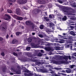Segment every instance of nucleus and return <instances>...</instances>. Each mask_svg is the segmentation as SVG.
<instances>
[{
	"label": "nucleus",
	"instance_id": "nucleus-1",
	"mask_svg": "<svg viewBox=\"0 0 76 76\" xmlns=\"http://www.w3.org/2000/svg\"><path fill=\"white\" fill-rule=\"evenodd\" d=\"M62 11L65 12V15H72V14L70 13L69 11L67 9V8L66 7H64V8H63L62 9Z\"/></svg>",
	"mask_w": 76,
	"mask_h": 76
},
{
	"label": "nucleus",
	"instance_id": "nucleus-2",
	"mask_svg": "<svg viewBox=\"0 0 76 76\" xmlns=\"http://www.w3.org/2000/svg\"><path fill=\"white\" fill-rule=\"evenodd\" d=\"M10 15H8L7 14H5V16L4 18V19L6 20H9V19H10Z\"/></svg>",
	"mask_w": 76,
	"mask_h": 76
},
{
	"label": "nucleus",
	"instance_id": "nucleus-3",
	"mask_svg": "<svg viewBox=\"0 0 76 76\" xmlns=\"http://www.w3.org/2000/svg\"><path fill=\"white\" fill-rule=\"evenodd\" d=\"M17 2L18 3H19V4H24L25 3H26L27 1L26 0H20L19 1H17Z\"/></svg>",
	"mask_w": 76,
	"mask_h": 76
},
{
	"label": "nucleus",
	"instance_id": "nucleus-4",
	"mask_svg": "<svg viewBox=\"0 0 76 76\" xmlns=\"http://www.w3.org/2000/svg\"><path fill=\"white\" fill-rule=\"evenodd\" d=\"M65 62V61H54V63L56 64H62V63H64Z\"/></svg>",
	"mask_w": 76,
	"mask_h": 76
},
{
	"label": "nucleus",
	"instance_id": "nucleus-5",
	"mask_svg": "<svg viewBox=\"0 0 76 76\" xmlns=\"http://www.w3.org/2000/svg\"><path fill=\"white\" fill-rule=\"evenodd\" d=\"M7 26L6 25V23H3L2 25L1 26V29H7Z\"/></svg>",
	"mask_w": 76,
	"mask_h": 76
},
{
	"label": "nucleus",
	"instance_id": "nucleus-6",
	"mask_svg": "<svg viewBox=\"0 0 76 76\" xmlns=\"http://www.w3.org/2000/svg\"><path fill=\"white\" fill-rule=\"evenodd\" d=\"M16 12L17 15H20V10L19 8H17L16 10Z\"/></svg>",
	"mask_w": 76,
	"mask_h": 76
},
{
	"label": "nucleus",
	"instance_id": "nucleus-7",
	"mask_svg": "<svg viewBox=\"0 0 76 76\" xmlns=\"http://www.w3.org/2000/svg\"><path fill=\"white\" fill-rule=\"evenodd\" d=\"M64 59H65V60H68V58L69 59V60H71V57H70V56H69L68 57H64L63 58Z\"/></svg>",
	"mask_w": 76,
	"mask_h": 76
},
{
	"label": "nucleus",
	"instance_id": "nucleus-8",
	"mask_svg": "<svg viewBox=\"0 0 76 76\" xmlns=\"http://www.w3.org/2000/svg\"><path fill=\"white\" fill-rule=\"evenodd\" d=\"M26 24L27 25H31L32 24V23L31 21H27L26 22Z\"/></svg>",
	"mask_w": 76,
	"mask_h": 76
},
{
	"label": "nucleus",
	"instance_id": "nucleus-9",
	"mask_svg": "<svg viewBox=\"0 0 76 76\" xmlns=\"http://www.w3.org/2000/svg\"><path fill=\"white\" fill-rule=\"evenodd\" d=\"M32 46L33 48H39V46H38L37 44H33L32 45Z\"/></svg>",
	"mask_w": 76,
	"mask_h": 76
},
{
	"label": "nucleus",
	"instance_id": "nucleus-10",
	"mask_svg": "<svg viewBox=\"0 0 76 76\" xmlns=\"http://www.w3.org/2000/svg\"><path fill=\"white\" fill-rule=\"evenodd\" d=\"M38 2L40 4H44L45 3L44 0H43L42 1L39 0L38 1Z\"/></svg>",
	"mask_w": 76,
	"mask_h": 76
},
{
	"label": "nucleus",
	"instance_id": "nucleus-11",
	"mask_svg": "<svg viewBox=\"0 0 76 76\" xmlns=\"http://www.w3.org/2000/svg\"><path fill=\"white\" fill-rule=\"evenodd\" d=\"M63 21H66L67 19V17L65 16L62 19Z\"/></svg>",
	"mask_w": 76,
	"mask_h": 76
},
{
	"label": "nucleus",
	"instance_id": "nucleus-12",
	"mask_svg": "<svg viewBox=\"0 0 76 76\" xmlns=\"http://www.w3.org/2000/svg\"><path fill=\"white\" fill-rule=\"evenodd\" d=\"M49 69V71H51V72H50V73H51L52 74H53V73H54V71H53V70L52 69Z\"/></svg>",
	"mask_w": 76,
	"mask_h": 76
},
{
	"label": "nucleus",
	"instance_id": "nucleus-13",
	"mask_svg": "<svg viewBox=\"0 0 76 76\" xmlns=\"http://www.w3.org/2000/svg\"><path fill=\"white\" fill-rule=\"evenodd\" d=\"M17 19L19 20H22L23 19V18L21 17H18Z\"/></svg>",
	"mask_w": 76,
	"mask_h": 76
},
{
	"label": "nucleus",
	"instance_id": "nucleus-14",
	"mask_svg": "<svg viewBox=\"0 0 76 76\" xmlns=\"http://www.w3.org/2000/svg\"><path fill=\"white\" fill-rule=\"evenodd\" d=\"M44 25L41 24L40 25L39 28L41 29H44Z\"/></svg>",
	"mask_w": 76,
	"mask_h": 76
},
{
	"label": "nucleus",
	"instance_id": "nucleus-15",
	"mask_svg": "<svg viewBox=\"0 0 76 76\" xmlns=\"http://www.w3.org/2000/svg\"><path fill=\"white\" fill-rule=\"evenodd\" d=\"M16 39H13L12 42V44H15L16 43Z\"/></svg>",
	"mask_w": 76,
	"mask_h": 76
},
{
	"label": "nucleus",
	"instance_id": "nucleus-16",
	"mask_svg": "<svg viewBox=\"0 0 76 76\" xmlns=\"http://www.w3.org/2000/svg\"><path fill=\"white\" fill-rule=\"evenodd\" d=\"M13 72H16V73H17V74H20V70H19V71H16V70H13Z\"/></svg>",
	"mask_w": 76,
	"mask_h": 76
},
{
	"label": "nucleus",
	"instance_id": "nucleus-17",
	"mask_svg": "<svg viewBox=\"0 0 76 76\" xmlns=\"http://www.w3.org/2000/svg\"><path fill=\"white\" fill-rule=\"evenodd\" d=\"M7 12L9 13H12V11L10 10H7Z\"/></svg>",
	"mask_w": 76,
	"mask_h": 76
},
{
	"label": "nucleus",
	"instance_id": "nucleus-18",
	"mask_svg": "<svg viewBox=\"0 0 76 76\" xmlns=\"http://www.w3.org/2000/svg\"><path fill=\"white\" fill-rule=\"evenodd\" d=\"M28 42H31L32 41V39L31 38H28Z\"/></svg>",
	"mask_w": 76,
	"mask_h": 76
},
{
	"label": "nucleus",
	"instance_id": "nucleus-19",
	"mask_svg": "<svg viewBox=\"0 0 76 76\" xmlns=\"http://www.w3.org/2000/svg\"><path fill=\"white\" fill-rule=\"evenodd\" d=\"M41 72L43 73H46V72H47V71H46V70H45L41 69Z\"/></svg>",
	"mask_w": 76,
	"mask_h": 76
},
{
	"label": "nucleus",
	"instance_id": "nucleus-20",
	"mask_svg": "<svg viewBox=\"0 0 76 76\" xmlns=\"http://www.w3.org/2000/svg\"><path fill=\"white\" fill-rule=\"evenodd\" d=\"M44 19H45L46 20V21H47V22H48V21H49V19H48V18H47L46 17H45L44 18Z\"/></svg>",
	"mask_w": 76,
	"mask_h": 76
},
{
	"label": "nucleus",
	"instance_id": "nucleus-21",
	"mask_svg": "<svg viewBox=\"0 0 76 76\" xmlns=\"http://www.w3.org/2000/svg\"><path fill=\"white\" fill-rule=\"evenodd\" d=\"M42 55V53H39L37 55V56L38 57H41Z\"/></svg>",
	"mask_w": 76,
	"mask_h": 76
},
{
	"label": "nucleus",
	"instance_id": "nucleus-22",
	"mask_svg": "<svg viewBox=\"0 0 76 76\" xmlns=\"http://www.w3.org/2000/svg\"><path fill=\"white\" fill-rule=\"evenodd\" d=\"M13 18H15V19H18V16H17V15H14L13 16Z\"/></svg>",
	"mask_w": 76,
	"mask_h": 76
},
{
	"label": "nucleus",
	"instance_id": "nucleus-23",
	"mask_svg": "<svg viewBox=\"0 0 76 76\" xmlns=\"http://www.w3.org/2000/svg\"><path fill=\"white\" fill-rule=\"evenodd\" d=\"M53 26H54V23H50V27H52Z\"/></svg>",
	"mask_w": 76,
	"mask_h": 76
},
{
	"label": "nucleus",
	"instance_id": "nucleus-24",
	"mask_svg": "<svg viewBox=\"0 0 76 76\" xmlns=\"http://www.w3.org/2000/svg\"><path fill=\"white\" fill-rule=\"evenodd\" d=\"M70 33L71 34H72V35H75V33L73 32V31H71L70 32Z\"/></svg>",
	"mask_w": 76,
	"mask_h": 76
},
{
	"label": "nucleus",
	"instance_id": "nucleus-25",
	"mask_svg": "<svg viewBox=\"0 0 76 76\" xmlns=\"http://www.w3.org/2000/svg\"><path fill=\"white\" fill-rule=\"evenodd\" d=\"M34 26H35V24H34L31 23V28L32 29H34Z\"/></svg>",
	"mask_w": 76,
	"mask_h": 76
},
{
	"label": "nucleus",
	"instance_id": "nucleus-26",
	"mask_svg": "<svg viewBox=\"0 0 76 76\" xmlns=\"http://www.w3.org/2000/svg\"><path fill=\"white\" fill-rule=\"evenodd\" d=\"M16 35H19L21 34V33L20 32H17L16 33Z\"/></svg>",
	"mask_w": 76,
	"mask_h": 76
},
{
	"label": "nucleus",
	"instance_id": "nucleus-27",
	"mask_svg": "<svg viewBox=\"0 0 76 76\" xmlns=\"http://www.w3.org/2000/svg\"><path fill=\"white\" fill-rule=\"evenodd\" d=\"M38 13V10H35V12H34V14H37Z\"/></svg>",
	"mask_w": 76,
	"mask_h": 76
},
{
	"label": "nucleus",
	"instance_id": "nucleus-28",
	"mask_svg": "<svg viewBox=\"0 0 76 76\" xmlns=\"http://www.w3.org/2000/svg\"><path fill=\"white\" fill-rule=\"evenodd\" d=\"M31 49V47H28L27 48H26V50L28 51H29V50H30V49Z\"/></svg>",
	"mask_w": 76,
	"mask_h": 76
},
{
	"label": "nucleus",
	"instance_id": "nucleus-29",
	"mask_svg": "<svg viewBox=\"0 0 76 76\" xmlns=\"http://www.w3.org/2000/svg\"><path fill=\"white\" fill-rule=\"evenodd\" d=\"M55 69L56 70H60L61 69H62L60 68H55Z\"/></svg>",
	"mask_w": 76,
	"mask_h": 76
},
{
	"label": "nucleus",
	"instance_id": "nucleus-30",
	"mask_svg": "<svg viewBox=\"0 0 76 76\" xmlns=\"http://www.w3.org/2000/svg\"><path fill=\"white\" fill-rule=\"evenodd\" d=\"M13 54L14 56H18V54H17L16 53H13Z\"/></svg>",
	"mask_w": 76,
	"mask_h": 76
},
{
	"label": "nucleus",
	"instance_id": "nucleus-31",
	"mask_svg": "<svg viewBox=\"0 0 76 76\" xmlns=\"http://www.w3.org/2000/svg\"><path fill=\"white\" fill-rule=\"evenodd\" d=\"M39 37H40V38H43V35L42 34H39Z\"/></svg>",
	"mask_w": 76,
	"mask_h": 76
},
{
	"label": "nucleus",
	"instance_id": "nucleus-32",
	"mask_svg": "<svg viewBox=\"0 0 76 76\" xmlns=\"http://www.w3.org/2000/svg\"><path fill=\"white\" fill-rule=\"evenodd\" d=\"M60 37H61V38H63L64 39H67V38H64V37H63V36H61V35H59Z\"/></svg>",
	"mask_w": 76,
	"mask_h": 76
},
{
	"label": "nucleus",
	"instance_id": "nucleus-33",
	"mask_svg": "<svg viewBox=\"0 0 76 76\" xmlns=\"http://www.w3.org/2000/svg\"><path fill=\"white\" fill-rule=\"evenodd\" d=\"M36 64H40V62H36L35 63Z\"/></svg>",
	"mask_w": 76,
	"mask_h": 76
},
{
	"label": "nucleus",
	"instance_id": "nucleus-34",
	"mask_svg": "<svg viewBox=\"0 0 76 76\" xmlns=\"http://www.w3.org/2000/svg\"><path fill=\"white\" fill-rule=\"evenodd\" d=\"M58 1L59 3H63V1L60 0H59Z\"/></svg>",
	"mask_w": 76,
	"mask_h": 76
},
{
	"label": "nucleus",
	"instance_id": "nucleus-35",
	"mask_svg": "<svg viewBox=\"0 0 76 76\" xmlns=\"http://www.w3.org/2000/svg\"><path fill=\"white\" fill-rule=\"evenodd\" d=\"M1 54L2 56H4V53L3 52L1 53Z\"/></svg>",
	"mask_w": 76,
	"mask_h": 76
},
{
	"label": "nucleus",
	"instance_id": "nucleus-36",
	"mask_svg": "<svg viewBox=\"0 0 76 76\" xmlns=\"http://www.w3.org/2000/svg\"><path fill=\"white\" fill-rule=\"evenodd\" d=\"M10 0L11 1V2H15V1H16V0Z\"/></svg>",
	"mask_w": 76,
	"mask_h": 76
},
{
	"label": "nucleus",
	"instance_id": "nucleus-37",
	"mask_svg": "<svg viewBox=\"0 0 76 76\" xmlns=\"http://www.w3.org/2000/svg\"><path fill=\"white\" fill-rule=\"evenodd\" d=\"M52 15H49V18H50L51 19V18H52Z\"/></svg>",
	"mask_w": 76,
	"mask_h": 76
},
{
	"label": "nucleus",
	"instance_id": "nucleus-38",
	"mask_svg": "<svg viewBox=\"0 0 76 76\" xmlns=\"http://www.w3.org/2000/svg\"><path fill=\"white\" fill-rule=\"evenodd\" d=\"M75 65H72L71 66V67L72 69L73 68V67H74Z\"/></svg>",
	"mask_w": 76,
	"mask_h": 76
},
{
	"label": "nucleus",
	"instance_id": "nucleus-39",
	"mask_svg": "<svg viewBox=\"0 0 76 76\" xmlns=\"http://www.w3.org/2000/svg\"><path fill=\"white\" fill-rule=\"evenodd\" d=\"M40 51H41V53H44V51L43 50H40Z\"/></svg>",
	"mask_w": 76,
	"mask_h": 76
},
{
	"label": "nucleus",
	"instance_id": "nucleus-40",
	"mask_svg": "<svg viewBox=\"0 0 76 76\" xmlns=\"http://www.w3.org/2000/svg\"><path fill=\"white\" fill-rule=\"evenodd\" d=\"M72 58H74V59H75V60H76V58H75V56H72Z\"/></svg>",
	"mask_w": 76,
	"mask_h": 76
},
{
	"label": "nucleus",
	"instance_id": "nucleus-41",
	"mask_svg": "<svg viewBox=\"0 0 76 76\" xmlns=\"http://www.w3.org/2000/svg\"><path fill=\"white\" fill-rule=\"evenodd\" d=\"M66 72H67V73H70V71L69 70H66Z\"/></svg>",
	"mask_w": 76,
	"mask_h": 76
},
{
	"label": "nucleus",
	"instance_id": "nucleus-42",
	"mask_svg": "<svg viewBox=\"0 0 76 76\" xmlns=\"http://www.w3.org/2000/svg\"><path fill=\"white\" fill-rule=\"evenodd\" d=\"M61 75H64V76H66V74L63 73H61Z\"/></svg>",
	"mask_w": 76,
	"mask_h": 76
},
{
	"label": "nucleus",
	"instance_id": "nucleus-43",
	"mask_svg": "<svg viewBox=\"0 0 76 76\" xmlns=\"http://www.w3.org/2000/svg\"><path fill=\"white\" fill-rule=\"evenodd\" d=\"M72 7H76V4H74L72 6Z\"/></svg>",
	"mask_w": 76,
	"mask_h": 76
},
{
	"label": "nucleus",
	"instance_id": "nucleus-44",
	"mask_svg": "<svg viewBox=\"0 0 76 76\" xmlns=\"http://www.w3.org/2000/svg\"><path fill=\"white\" fill-rule=\"evenodd\" d=\"M54 18V15H52V18Z\"/></svg>",
	"mask_w": 76,
	"mask_h": 76
},
{
	"label": "nucleus",
	"instance_id": "nucleus-45",
	"mask_svg": "<svg viewBox=\"0 0 76 76\" xmlns=\"http://www.w3.org/2000/svg\"><path fill=\"white\" fill-rule=\"evenodd\" d=\"M76 19V18L75 17H73L72 18V19H73V20H74V19Z\"/></svg>",
	"mask_w": 76,
	"mask_h": 76
},
{
	"label": "nucleus",
	"instance_id": "nucleus-46",
	"mask_svg": "<svg viewBox=\"0 0 76 76\" xmlns=\"http://www.w3.org/2000/svg\"><path fill=\"white\" fill-rule=\"evenodd\" d=\"M2 40H3V38L0 37V41H2Z\"/></svg>",
	"mask_w": 76,
	"mask_h": 76
},
{
	"label": "nucleus",
	"instance_id": "nucleus-47",
	"mask_svg": "<svg viewBox=\"0 0 76 76\" xmlns=\"http://www.w3.org/2000/svg\"><path fill=\"white\" fill-rule=\"evenodd\" d=\"M0 10L1 11H3V8H1Z\"/></svg>",
	"mask_w": 76,
	"mask_h": 76
},
{
	"label": "nucleus",
	"instance_id": "nucleus-48",
	"mask_svg": "<svg viewBox=\"0 0 76 76\" xmlns=\"http://www.w3.org/2000/svg\"><path fill=\"white\" fill-rule=\"evenodd\" d=\"M52 30H54V27H52Z\"/></svg>",
	"mask_w": 76,
	"mask_h": 76
},
{
	"label": "nucleus",
	"instance_id": "nucleus-49",
	"mask_svg": "<svg viewBox=\"0 0 76 76\" xmlns=\"http://www.w3.org/2000/svg\"><path fill=\"white\" fill-rule=\"evenodd\" d=\"M6 38L7 39L8 38H9V35H7L6 37Z\"/></svg>",
	"mask_w": 76,
	"mask_h": 76
},
{
	"label": "nucleus",
	"instance_id": "nucleus-50",
	"mask_svg": "<svg viewBox=\"0 0 76 76\" xmlns=\"http://www.w3.org/2000/svg\"><path fill=\"white\" fill-rule=\"evenodd\" d=\"M62 73H64L65 72V71H64V70H62L61 71Z\"/></svg>",
	"mask_w": 76,
	"mask_h": 76
},
{
	"label": "nucleus",
	"instance_id": "nucleus-51",
	"mask_svg": "<svg viewBox=\"0 0 76 76\" xmlns=\"http://www.w3.org/2000/svg\"><path fill=\"white\" fill-rule=\"evenodd\" d=\"M73 55H74V56H75V57H76V53H74V54Z\"/></svg>",
	"mask_w": 76,
	"mask_h": 76
},
{
	"label": "nucleus",
	"instance_id": "nucleus-52",
	"mask_svg": "<svg viewBox=\"0 0 76 76\" xmlns=\"http://www.w3.org/2000/svg\"><path fill=\"white\" fill-rule=\"evenodd\" d=\"M66 48H69V45H68L66 46Z\"/></svg>",
	"mask_w": 76,
	"mask_h": 76
},
{
	"label": "nucleus",
	"instance_id": "nucleus-53",
	"mask_svg": "<svg viewBox=\"0 0 76 76\" xmlns=\"http://www.w3.org/2000/svg\"><path fill=\"white\" fill-rule=\"evenodd\" d=\"M63 35L64 36H66V33H63Z\"/></svg>",
	"mask_w": 76,
	"mask_h": 76
},
{
	"label": "nucleus",
	"instance_id": "nucleus-54",
	"mask_svg": "<svg viewBox=\"0 0 76 76\" xmlns=\"http://www.w3.org/2000/svg\"><path fill=\"white\" fill-rule=\"evenodd\" d=\"M55 76H60V75H59L58 74H55Z\"/></svg>",
	"mask_w": 76,
	"mask_h": 76
},
{
	"label": "nucleus",
	"instance_id": "nucleus-55",
	"mask_svg": "<svg viewBox=\"0 0 76 76\" xmlns=\"http://www.w3.org/2000/svg\"><path fill=\"white\" fill-rule=\"evenodd\" d=\"M68 43H72V42L68 41Z\"/></svg>",
	"mask_w": 76,
	"mask_h": 76
},
{
	"label": "nucleus",
	"instance_id": "nucleus-56",
	"mask_svg": "<svg viewBox=\"0 0 76 76\" xmlns=\"http://www.w3.org/2000/svg\"><path fill=\"white\" fill-rule=\"evenodd\" d=\"M45 16H47V12H45Z\"/></svg>",
	"mask_w": 76,
	"mask_h": 76
},
{
	"label": "nucleus",
	"instance_id": "nucleus-57",
	"mask_svg": "<svg viewBox=\"0 0 76 76\" xmlns=\"http://www.w3.org/2000/svg\"><path fill=\"white\" fill-rule=\"evenodd\" d=\"M35 33H32V34L33 35H35Z\"/></svg>",
	"mask_w": 76,
	"mask_h": 76
},
{
	"label": "nucleus",
	"instance_id": "nucleus-58",
	"mask_svg": "<svg viewBox=\"0 0 76 76\" xmlns=\"http://www.w3.org/2000/svg\"><path fill=\"white\" fill-rule=\"evenodd\" d=\"M14 25L15 24H14V23H12L11 24V25L13 26H14Z\"/></svg>",
	"mask_w": 76,
	"mask_h": 76
},
{
	"label": "nucleus",
	"instance_id": "nucleus-59",
	"mask_svg": "<svg viewBox=\"0 0 76 76\" xmlns=\"http://www.w3.org/2000/svg\"><path fill=\"white\" fill-rule=\"evenodd\" d=\"M48 45H50V43H48Z\"/></svg>",
	"mask_w": 76,
	"mask_h": 76
},
{
	"label": "nucleus",
	"instance_id": "nucleus-60",
	"mask_svg": "<svg viewBox=\"0 0 76 76\" xmlns=\"http://www.w3.org/2000/svg\"><path fill=\"white\" fill-rule=\"evenodd\" d=\"M58 75H61V73H58Z\"/></svg>",
	"mask_w": 76,
	"mask_h": 76
},
{
	"label": "nucleus",
	"instance_id": "nucleus-61",
	"mask_svg": "<svg viewBox=\"0 0 76 76\" xmlns=\"http://www.w3.org/2000/svg\"><path fill=\"white\" fill-rule=\"evenodd\" d=\"M10 75H13V73H10Z\"/></svg>",
	"mask_w": 76,
	"mask_h": 76
},
{
	"label": "nucleus",
	"instance_id": "nucleus-62",
	"mask_svg": "<svg viewBox=\"0 0 76 76\" xmlns=\"http://www.w3.org/2000/svg\"><path fill=\"white\" fill-rule=\"evenodd\" d=\"M11 37H12V38L13 37V35H11Z\"/></svg>",
	"mask_w": 76,
	"mask_h": 76
},
{
	"label": "nucleus",
	"instance_id": "nucleus-63",
	"mask_svg": "<svg viewBox=\"0 0 76 76\" xmlns=\"http://www.w3.org/2000/svg\"><path fill=\"white\" fill-rule=\"evenodd\" d=\"M55 50H58V48H56Z\"/></svg>",
	"mask_w": 76,
	"mask_h": 76
},
{
	"label": "nucleus",
	"instance_id": "nucleus-64",
	"mask_svg": "<svg viewBox=\"0 0 76 76\" xmlns=\"http://www.w3.org/2000/svg\"><path fill=\"white\" fill-rule=\"evenodd\" d=\"M10 4V5H12V3H11Z\"/></svg>",
	"mask_w": 76,
	"mask_h": 76
}]
</instances>
